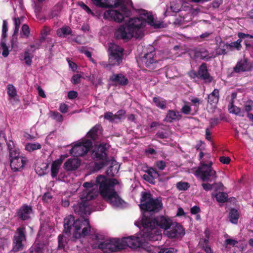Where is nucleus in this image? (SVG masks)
Segmentation results:
<instances>
[{"instance_id": "1", "label": "nucleus", "mask_w": 253, "mask_h": 253, "mask_svg": "<svg viewBox=\"0 0 253 253\" xmlns=\"http://www.w3.org/2000/svg\"><path fill=\"white\" fill-rule=\"evenodd\" d=\"M119 183L115 178H108L99 175L96 177L95 185L99 187L102 197L113 207L122 208L126 203L120 197L115 189V186Z\"/></svg>"}, {"instance_id": "2", "label": "nucleus", "mask_w": 253, "mask_h": 253, "mask_svg": "<svg viewBox=\"0 0 253 253\" xmlns=\"http://www.w3.org/2000/svg\"><path fill=\"white\" fill-rule=\"evenodd\" d=\"M147 246L148 251H151V248L146 244H143L142 241L138 237L130 236L120 239H112L100 242L98 245V249L104 253H110L118 252L125 249L126 247L130 248L136 249L137 247Z\"/></svg>"}, {"instance_id": "3", "label": "nucleus", "mask_w": 253, "mask_h": 253, "mask_svg": "<svg viewBox=\"0 0 253 253\" xmlns=\"http://www.w3.org/2000/svg\"><path fill=\"white\" fill-rule=\"evenodd\" d=\"M72 226L75 229L73 236L76 239L84 237L90 231L89 221L87 218H80L75 220L72 215L66 217L64 219V233L69 234Z\"/></svg>"}, {"instance_id": "4", "label": "nucleus", "mask_w": 253, "mask_h": 253, "mask_svg": "<svg viewBox=\"0 0 253 253\" xmlns=\"http://www.w3.org/2000/svg\"><path fill=\"white\" fill-rule=\"evenodd\" d=\"M142 24L138 19H129L125 24L120 25L116 30L114 36L117 40H123L127 42L133 37L136 38L140 37V33L138 30V28Z\"/></svg>"}, {"instance_id": "5", "label": "nucleus", "mask_w": 253, "mask_h": 253, "mask_svg": "<svg viewBox=\"0 0 253 253\" xmlns=\"http://www.w3.org/2000/svg\"><path fill=\"white\" fill-rule=\"evenodd\" d=\"M139 207L143 213L149 212L153 214L159 212L163 209V206L161 199H154L150 192H142Z\"/></svg>"}, {"instance_id": "6", "label": "nucleus", "mask_w": 253, "mask_h": 253, "mask_svg": "<svg viewBox=\"0 0 253 253\" xmlns=\"http://www.w3.org/2000/svg\"><path fill=\"white\" fill-rule=\"evenodd\" d=\"M107 145L106 143L102 142L95 146L93 150L92 157L95 161V167L97 170L101 169L108 164Z\"/></svg>"}, {"instance_id": "7", "label": "nucleus", "mask_w": 253, "mask_h": 253, "mask_svg": "<svg viewBox=\"0 0 253 253\" xmlns=\"http://www.w3.org/2000/svg\"><path fill=\"white\" fill-rule=\"evenodd\" d=\"M172 220L168 217L159 216L155 218H148L143 219V225L145 228L151 229V232L156 227H159L165 230H167L172 223Z\"/></svg>"}, {"instance_id": "8", "label": "nucleus", "mask_w": 253, "mask_h": 253, "mask_svg": "<svg viewBox=\"0 0 253 253\" xmlns=\"http://www.w3.org/2000/svg\"><path fill=\"white\" fill-rule=\"evenodd\" d=\"M124 49L113 42L108 44V59L111 64L115 66H119L123 62Z\"/></svg>"}, {"instance_id": "9", "label": "nucleus", "mask_w": 253, "mask_h": 253, "mask_svg": "<svg viewBox=\"0 0 253 253\" xmlns=\"http://www.w3.org/2000/svg\"><path fill=\"white\" fill-rule=\"evenodd\" d=\"M26 239V229L21 226L17 228L12 239V251L14 253L22 251L25 246Z\"/></svg>"}, {"instance_id": "10", "label": "nucleus", "mask_w": 253, "mask_h": 253, "mask_svg": "<svg viewBox=\"0 0 253 253\" xmlns=\"http://www.w3.org/2000/svg\"><path fill=\"white\" fill-rule=\"evenodd\" d=\"M196 175L203 181H211L217 177L216 171L210 167L207 166L205 162L201 163L195 172Z\"/></svg>"}, {"instance_id": "11", "label": "nucleus", "mask_w": 253, "mask_h": 253, "mask_svg": "<svg viewBox=\"0 0 253 253\" xmlns=\"http://www.w3.org/2000/svg\"><path fill=\"white\" fill-rule=\"evenodd\" d=\"M92 142L85 140L75 144L71 149L70 153L76 157H82L86 154L92 147Z\"/></svg>"}, {"instance_id": "12", "label": "nucleus", "mask_w": 253, "mask_h": 253, "mask_svg": "<svg viewBox=\"0 0 253 253\" xmlns=\"http://www.w3.org/2000/svg\"><path fill=\"white\" fill-rule=\"evenodd\" d=\"M138 63L140 66H145L150 70L155 69L157 68V65L158 64V60L155 55V52L154 51L145 54L138 61Z\"/></svg>"}, {"instance_id": "13", "label": "nucleus", "mask_w": 253, "mask_h": 253, "mask_svg": "<svg viewBox=\"0 0 253 253\" xmlns=\"http://www.w3.org/2000/svg\"><path fill=\"white\" fill-rule=\"evenodd\" d=\"M138 19L140 22L142 23V24L139 26V28H138V30L140 33H141L142 29L146 26V23H148L152 26H154L155 28L160 27V24H156L155 23L153 15L145 10L143 11L140 14L139 17H134L129 18V19Z\"/></svg>"}, {"instance_id": "14", "label": "nucleus", "mask_w": 253, "mask_h": 253, "mask_svg": "<svg viewBox=\"0 0 253 253\" xmlns=\"http://www.w3.org/2000/svg\"><path fill=\"white\" fill-rule=\"evenodd\" d=\"M185 230L183 226L176 222H172L170 226L166 231V234L170 239H181L185 235Z\"/></svg>"}, {"instance_id": "15", "label": "nucleus", "mask_w": 253, "mask_h": 253, "mask_svg": "<svg viewBox=\"0 0 253 253\" xmlns=\"http://www.w3.org/2000/svg\"><path fill=\"white\" fill-rule=\"evenodd\" d=\"M10 159V167L14 171L20 170L24 167L27 159L25 157L20 156V152L11 153L9 156Z\"/></svg>"}, {"instance_id": "16", "label": "nucleus", "mask_w": 253, "mask_h": 253, "mask_svg": "<svg viewBox=\"0 0 253 253\" xmlns=\"http://www.w3.org/2000/svg\"><path fill=\"white\" fill-rule=\"evenodd\" d=\"M194 77H197L201 80L204 81L205 84H210L213 80V78L209 73L207 65L206 63H203L199 66L197 72L193 73Z\"/></svg>"}, {"instance_id": "17", "label": "nucleus", "mask_w": 253, "mask_h": 253, "mask_svg": "<svg viewBox=\"0 0 253 253\" xmlns=\"http://www.w3.org/2000/svg\"><path fill=\"white\" fill-rule=\"evenodd\" d=\"M253 70V63L248 58L244 57L238 61L233 68L236 73L250 72Z\"/></svg>"}, {"instance_id": "18", "label": "nucleus", "mask_w": 253, "mask_h": 253, "mask_svg": "<svg viewBox=\"0 0 253 253\" xmlns=\"http://www.w3.org/2000/svg\"><path fill=\"white\" fill-rule=\"evenodd\" d=\"M15 214L18 219L22 221L28 220L33 214L32 207L26 204H23L17 210Z\"/></svg>"}, {"instance_id": "19", "label": "nucleus", "mask_w": 253, "mask_h": 253, "mask_svg": "<svg viewBox=\"0 0 253 253\" xmlns=\"http://www.w3.org/2000/svg\"><path fill=\"white\" fill-rule=\"evenodd\" d=\"M103 17L105 19L113 20L118 23L122 22L124 19V16L122 13L114 9L106 10L104 13Z\"/></svg>"}, {"instance_id": "20", "label": "nucleus", "mask_w": 253, "mask_h": 253, "mask_svg": "<svg viewBox=\"0 0 253 253\" xmlns=\"http://www.w3.org/2000/svg\"><path fill=\"white\" fill-rule=\"evenodd\" d=\"M132 4L131 0H115L114 4L111 5V8H117L120 6L122 12L126 16H128L130 13V11L128 9L127 7H132Z\"/></svg>"}, {"instance_id": "21", "label": "nucleus", "mask_w": 253, "mask_h": 253, "mask_svg": "<svg viewBox=\"0 0 253 253\" xmlns=\"http://www.w3.org/2000/svg\"><path fill=\"white\" fill-rule=\"evenodd\" d=\"M75 213L81 215V218H84L85 215L90 214L89 207L87 202L80 203L73 207Z\"/></svg>"}, {"instance_id": "22", "label": "nucleus", "mask_w": 253, "mask_h": 253, "mask_svg": "<svg viewBox=\"0 0 253 253\" xmlns=\"http://www.w3.org/2000/svg\"><path fill=\"white\" fill-rule=\"evenodd\" d=\"M109 81L122 86H126L128 84L127 78L121 73L113 74L110 77Z\"/></svg>"}, {"instance_id": "23", "label": "nucleus", "mask_w": 253, "mask_h": 253, "mask_svg": "<svg viewBox=\"0 0 253 253\" xmlns=\"http://www.w3.org/2000/svg\"><path fill=\"white\" fill-rule=\"evenodd\" d=\"M102 131H103V129L101 125L96 124L87 132L86 136L90 138V140L94 141L97 140Z\"/></svg>"}, {"instance_id": "24", "label": "nucleus", "mask_w": 253, "mask_h": 253, "mask_svg": "<svg viewBox=\"0 0 253 253\" xmlns=\"http://www.w3.org/2000/svg\"><path fill=\"white\" fill-rule=\"evenodd\" d=\"M80 164V161L78 159H69L64 164V168L67 171H73L77 169Z\"/></svg>"}, {"instance_id": "25", "label": "nucleus", "mask_w": 253, "mask_h": 253, "mask_svg": "<svg viewBox=\"0 0 253 253\" xmlns=\"http://www.w3.org/2000/svg\"><path fill=\"white\" fill-rule=\"evenodd\" d=\"M219 99V91L218 89H214L211 93L208 96V103L212 106H216Z\"/></svg>"}, {"instance_id": "26", "label": "nucleus", "mask_w": 253, "mask_h": 253, "mask_svg": "<svg viewBox=\"0 0 253 253\" xmlns=\"http://www.w3.org/2000/svg\"><path fill=\"white\" fill-rule=\"evenodd\" d=\"M181 118V116L178 112L169 110L168 111L165 120L167 122L171 123L175 120H179Z\"/></svg>"}, {"instance_id": "27", "label": "nucleus", "mask_w": 253, "mask_h": 253, "mask_svg": "<svg viewBox=\"0 0 253 253\" xmlns=\"http://www.w3.org/2000/svg\"><path fill=\"white\" fill-rule=\"evenodd\" d=\"M63 162V160L61 159H57L53 162L51 167V175L52 178L57 176L60 166Z\"/></svg>"}, {"instance_id": "28", "label": "nucleus", "mask_w": 253, "mask_h": 253, "mask_svg": "<svg viewBox=\"0 0 253 253\" xmlns=\"http://www.w3.org/2000/svg\"><path fill=\"white\" fill-rule=\"evenodd\" d=\"M72 30L68 26H63L57 30V35L59 37L65 38L68 35H72Z\"/></svg>"}, {"instance_id": "29", "label": "nucleus", "mask_w": 253, "mask_h": 253, "mask_svg": "<svg viewBox=\"0 0 253 253\" xmlns=\"http://www.w3.org/2000/svg\"><path fill=\"white\" fill-rule=\"evenodd\" d=\"M153 101L157 107L161 109L164 110L167 108V101L162 97H154Z\"/></svg>"}, {"instance_id": "30", "label": "nucleus", "mask_w": 253, "mask_h": 253, "mask_svg": "<svg viewBox=\"0 0 253 253\" xmlns=\"http://www.w3.org/2000/svg\"><path fill=\"white\" fill-rule=\"evenodd\" d=\"M45 246L43 244H36L29 249V253H44Z\"/></svg>"}, {"instance_id": "31", "label": "nucleus", "mask_w": 253, "mask_h": 253, "mask_svg": "<svg viewBox=\"0 0 253 253\" xmlns=\"http://www.w3.org/2000/svg\"><path fill=\"white\" fill-rule=\"evenodd\" d=\"M212 196L215 197L218 203H224L227 201L228 194L225 192H219L215 194H212Z\"/></svg>"}, {"instance_id": "32", "label": "nucleus", "mask_w": 253, "mask_h": 253, "mask_svg": "<svg viewBox=\"0 0 253 253\" xmlns=\"http://www.w3.org/2000/svg\"><path fill=\"white\" fill-rule=\"evenodd\" d=\"M229 220L233 224L238 223L239 215L238 211L235 209H231L229 214Z\"/></svg>"}, {"instance_id": "33", "label": "nucleus", "mask_w": 253, "mask_h": 253, "mask_svg": "<svg viewBox=\"0 0 253 253\" xmlns=\"http://www.w3.org/2000/svg\"><path fill=\"white\" fill-rule=\"evenodd\" d=\"M230 106L229 105V111L230 113L235 114L240 117L244 116V111H241L239 107H238L233 105V102H231Z\"/></svg>"}, {"instance_id": "34", "label": "nucleus", "mask_w": 253, "mask_h": 253, "mask_svg": "<svg viewBox=\"0 0 253 253\" xmlns=\"http://www.w3.org/2000/svg\"><path fill=\"white\" fill-rule=\"evenodd\" d=\"M108 0H91L92 2L97 7L101 8H111L112 5L106 3Z\"/></svg>"}, {"instance_id": "35", "label": "nucleus", "mask_w": 253, "mask_h": 253, "mask_svg": "<svg viewBox=\"0 0 253 253\" xmlns=\"http://www.w3.org/2000/svg\"><path fill=\"white\" fill-rule=\"evenodd\" d=\"M0 49L2 50V55L3 57H6L9 54V50L8 46L6 45L5 41L1 40L0 42Z\"/></svg>"}, {"instance_id": "36", "label": "nucleus", "mask_w": 253, "mask_h": 253, "mask_svg": "<svg viewBox=\"0 0 253 253\" xmlns=\"http://www.w3.org/2000/svg\"><path fill=\"white\" fill-rule=\"evenodd\" d=\"M216 185L218 186L219 187H222L223 186V184L221 183L214 184H211L208 183H202V184L203 189L206 191L211 190L213 188H216V187H215V186Z\"/></svg>"}, {"instance_id": "37", "label": "nucleus", "mask_w": 253, "mask_h": 253, "mask_svg": "<svg viewBox=\"0 0 253 253\" xmlns=\"http://www.w3.org/2000/svg\"><path fill=\"white\" fill-rule=\"evenodd\" d=\"M41 147V145L39 143H28L26 145V149L29 151L40 149Z\"/></svg>"}, {"instance_id": "38", "label": "nucleus", "mask_w": 253, "mask_h": 253, "mask_svg": "<svg viewBox=\"0 0 253 253\" xmlns=\"http://www.w3.org/2000/svg\"><path fill=\"white\" fill-rule=\"evenodd\" d=\"M7 94L11 98H14L17 95L16 88L11 84L7 85Z\"/></svg>"}, {"instance_id": "39", "label": "nucleus", "mask_w": 253, "mask_h": 253, "mask_svg": "<svg viewBox=\"0 0 253 253\" xmlns=\"http://www.w3.org/2000/svg\"><path fill=\"white\" fill-rule=\"evenodd\" d=\"M51 117L57 122H62L63 120V116L56 111H51Z\"/></svg>"}, {"instance_id": "40", "label": "nucleus", "mask_w": 253, "mask_h": 253, "mask_svg": "<svg viewBox=\"0 0 253 253\" xmlns=\"http://www.w3.org/2000/svg\"><path fill=\"white\" fill-rule=\"evenodd\" d=\"M33 55H32L28 51H25L24 52V59L25 64L28 66H30L32 64Z\"/></svg>"}, {"instance_id": "41", "label": "nucleus", "mask_w": 253, "mask_h": 253, "mask_svg": "<svg viewBox=\"0 0 253 253\" xmlns=\"http://www.w3.org/2000/svg\"><path fill=\"white\" fill-rule=\"evenodd\" d=\"M7 148L9 151V156L11 155V153H15L19 152V150H17L15 148L14 142L13 141L9 140L8 142H6Z\"/></svg>"}, {"instance_id": "42", "label": "nucleus", "mask_w": 253, "mask_h": 253, "mask_svg": "<svg viewBox=\"0 0 253 253\" xmlns=\"http://www.w3.org/2000/svg\"><path fill=\"white\" fill-rule=\"evenodd\" d=\"M190 187V185L186 182H178L176 184V187L179 190H186Z\"/></svg>"}, {"instance_id": "43", "label": "nucleus", "mask_w": 253, "mask_h": 253, "mask_svg": "<svg viewBox=\"0 0 253 253\" xmlns=\"http://www.w3.org/2000/svg\"><path fill=\"white\" fill-rule=\"evenodd\" d=\"M30 34V28L27 24H24L21 28V36L28 38Z\"/></svg>"}, {"instance_id": "44", "label": "nucleus", "mask_w": 253, "mask_h": 253, "mask_svg": "<svg viewBox=\"0 0 253 253\" xmlns=\"http://www.w3.org/2000/svg\"><path fill=\"white\" fill-rule=\"evenodd\" d=\"M156 136L160 139H165L169 138V134L167 130H159L156 133Z\"/></svg>"}, {"instance_id": "45", "label": "nucleus", "mask_w": 253, "mask_h": 253, "mask_svg": "<svg viewBox=\"0 0 253 253\" xmlns=\"http://www.w3.org/2000/svg\"><path fill=\"white\" fill-rule=\"evenodd\" d=\"M146 172L154 179L158 178L160 176L158 172L152 168L148 169L147 170H146Z\"/></svg>"}, {"instance_id": "46", "label": "nucleus", "mask_w": 253, "mask_h": 253, "mask_svg": "<svg viewBox=\"0 0 253 253\" xmlns=\"http://www.w3.org/2000/svg\"><path fill=\"white\" fill-rule=\"evenodd\" d=\"M99 64L104 68L109 70H111L113 67L115 66V65L111 64L110 60H109L108 63L106 61H101L99 62Z\"/></svg>"}, {"instance_id": "47", "label": "nucleus", "mask_w": 253, "mask_h": 253, "mask_svg": "<svg viewBox=\"0 0 253 253\" xmlns=\"http://www.w3.org/2000/svg\"><path fill=\"white\" fill-rule=\"evenodd\" d=\"M8 31L7 22L6 20H3L2 22V38L5 39L7 37V32Z\"/></svg>"}, {"instance_id": "48", "label": "nucleus", "mask_w": 253, "mask_h": 253, "mask_svg": "<svg viewBox=\"0 0 253 253\" xmlns=\"http://www.w3.org/2000/svg\"><path fill=\"white\" fill-rule=\"evenodd\" d=\"M79 5L81 6L84 10L87 13L91 14L94 16V13L91 11L90 8L84 4L83 1H80L78 3Z\"/></svg>"}, {"instance_id": "49", "label": "nucleus", "mask_w": 253, "mask_h": 253, "mask_svg": "<svg viewBox=\"0 0 253 253\" xmlns=\"http://www.w3.org/2000/svg\"><path fill=\"white\" fill-rule=\"evenodd\" d=\"M82 76L80 74L74 75L71 79V82L74 84H77L81 83Z\"/></svg>"}, {"instance_id": "50", "label": "nucleus", "mask_w": 253, "mask_h": 253, "mask_svg": "<svg viewBox=\"0 0 253 253\" xmlns=\"http://www.w3.org/2000/svg\"><path fill=\"white\" fill-rule=\"evenodd\" d=\"M177 250L173 248H161L158 252V253H175Z\"/></svg>"}, {"instance_id": "51", "label": "nucleus", "mask_w": 253, "mask_h": 253, "mask_svg": "<svg viewBox=\"0 0 253 253\" xmlns=\"http://www.w3.org/2000/svg\"><path fill=\"white\" fill-rule=\"evenodd\" d=\"M58 249H63L64 248V236L63 235H59L58 237Z\"/></svg>"}, {"instance_id": "52", "label": "nucleus", "mask_w": 253, "mask_h": 253, "mask_svg": "<svg viewBox=\"0 0 253 253\" xmlns=\"http://www.w3.org/2000/svg\"><path fill=\"white\" fill-rule=\"evenodd\" d=\"M170 8L171 11L174 13H177L180 10L179 5L174 1L170 2Z\"/></svg>"}, {"instance_id": "53", "label": "nucleus", "mask_w": 253, "mask_h": 253, "mask_svg": "<svg viewBox=\"0 0 253 253\" xmlns=\"http://www.w3.org/2000/svg\"><path fill=\"white\" fill-rule=\"evenodd\" d=\"M104 118L111 122H113L115 120L114 114L111 112H105L104 115Z\"/></svg>"}, {"instance_id": "54", "label": "nucleus", "mask_w": 253, "mask_h": 253, "mask_svg": "<svg viewBox=\"0 0 253 253\" xmlns=\"http://www.w3.org/2000/svg\"><path fill=\"white\" fill-rule=\"evenodd\" d=\"M126 114V111L123 109L119 110L115 114H114V118L115 119L121 120L123 118Z\"/></svg>"}, {"instance_id": "55", "label": "nucleus", "mask_w": 253, "mask_h": 253, "mask_svg": "<svg viewBox=\"0 0 253 253\" xmlns=\"http://www.w3.org/2000/svg\"><path fill=\"white\" fill-rule=\"evenodd\" d=\"M238 243V241L235 239H227L225 240V241H224V245L226 247H227V246L228 245H230V246L234 247Z\"/></svg>"}, {"instance_id": "56", "label": "nucleus", "mask_w": 253, "mask_h": 253, "mask_svg": "<svg viewBox=\"0 0 253 253\" xmlns=\"http://www.w3.org/2000/svg\"><path fill=\"white\" fill-rule=\"evenodd\" d=\"M192 103L196 107L198 108L199 105L202 103L201 101L199 98L193 97L189 99Z\"/></svg>"}, {"instance_id": "57", "label": "nucleus", "mask_w": 253, "mask_h": 253, "mask_svg": "<svg viewBox=\"0 0 253 253\" xmlns=\"http://www.w3.org/2000/svg\"><path fill=\"white\" fill-rule=\"evenodd\" d=\"M191 111V107L187 105H184L181 109V112L185 115H188L190 113Z\"/></svg>"}, {"instance_id": "58", "label": "nucleus", "mask_w": 253, "mask_h": 253, "mask_svg": "<svg viewBox=\"0 0 253 253\" xmlns=\"http://www.w3.org/2000/svg\"><path fill=\"white\" fill-rule=\"evenodd\" d=\"M156 167L160 170H164L166 167V163L163 161H159L156 163Z\"/></svg>"}, {"instance_id": "59", "label": "nucleus", "mask_w": 253, "mask_h": 253, "mask_svg": "<svg viewBox=\"0 0 253 253\" xmlns=\"http://www.w3.org/2000/svg\"><path fill=\"white\" fill-rule=\"evenodd\" d=\"M69 109V107L68 105L65 103H61L60 105L59 110L62 113H66L68 112Z\"/></svg>"}, {"instance_id": "60", "label": "nucleus", "mask_w": 253, "mask_h": 253, "mask_svg": "<svg viewBox=\"0 0 253 253\" xmlns=\"http://www.w3.org/2000/svg\"><path fill=\"white\" fill-rule=\"evenodd\" d=\"M142 178L146 181L149 182L150 183L154 184L155 182V179L148 174H144L142 176Z\"/></svg>"}, {"instance_id": "61", "label": "nucleus", "mask_w": 253, "mask_h": 253, "mask_svg": "<svg viewBox=\"0 0 253 253\" xmlns=\"http://www.w3.org/2000/svg\"><path fill=\"white\" fill-rule=\"evenodd\" d=\"M52 198L51 194L49 192L44 193L42 197V200L46 203H48L49 200Z\"/></svg>"}, {"instance_id": "62", "label": "nucleus", "mask_w": 253, "mask_h": 253, "mask_svg": "<svg viewBox=\"0 0 253 253\" xmlns=\"http://www.w3.org/2000/svg\"><path fill=\"white\" fill-rule=\"evenodd\" d=\"M220 162L223 164H229L231 161V159L229 157L221 156L219 158Z\"/></svg>"}, {"instance_id": "63", "label": "nucleus", "mask_w": 253, "mask_h": 253, "mask_svg": "<svg viewBox=\"0 0 253 253\" xmlns=\"http://www.w3.org/2000/svg\"><path fill=\"white\" fill-rule=\"evenodd\" d=\"M225 45L227 47H229L230 48L234 47L238 50L241 49V47L240 46H239V45L236 42H232L230 43H226Z\"/></svg>"}, {"instance_id": "64", "label": "nucleus", "mask_w": 253, "mask_h": 253, "mask_svg": "<svg viewBox=\"0 0 253 253\" xmlns=\"http://www.w3.org/2000/svg\"><path fill=\"white\" fill-rule=\"evenodd\" d=\"M253 108V102H249L247 104H246L244 106V109L248 113H249L250 111L252 110Z\"/></svg>"}]
</instances>
